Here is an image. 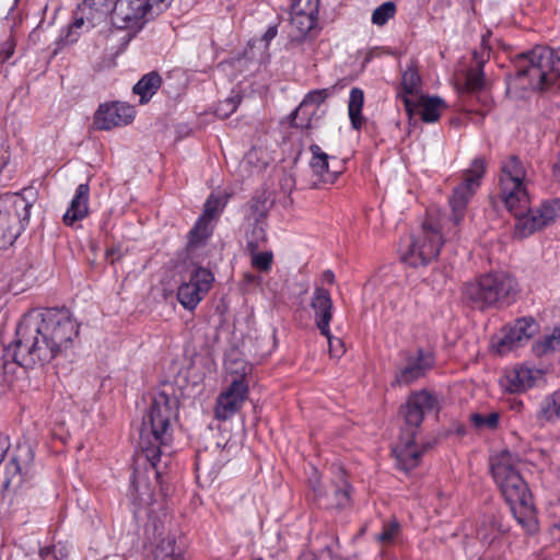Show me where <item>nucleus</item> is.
I'll list each match as a JSON object with an SVG mask.
<instances>
[{
  "label": "nucleus",
  "mask_w": 560,
  "mask_h": 560,
  "mask_svg": "<svg viewBox=\"0 0 560 560\" xmlns=\"http://www.w3.org/2000/svg\"><path fill=\"white\" fill-rule=\"evenodd\" d=\"M79 337V324L65 308L32 312L16 328V338L4 349L3 374H15L65 355Z\"/></svg>",
  "instance_id": "nucleus-1"
},
{
  "label": "nucleus",
  "mask_w": 560,
  "mask_h": 560,
  "mask_svg": "<svg viewBox=\"0 0 560 560\" xmlns=\"http://www.w3.org/2000/svg\"><path fill=\"white\" fill-rule=\"evenodd\" d=\"M176 419V401L164 394L154 397L140 432V448L155 470L161 475L160 465L166 467L173 453V422Z\"/></svg>",
  "instance_id": "nucleus-2"
},
{
  "label": "nucleus",
  "mask_w": 560,
  "mask_h": 560,
  "mask_svg": "<svg viewBox=\"0 0 560 560\" xmlns=\"http://www.w3.org/2000/svg\"><path fill=\"white\" fill-rule=\"evenodd\" d=\"M463 212H425L421 228L401 250V259L411 267L435 260L442 245L457 234Z\"/></svg>",
  "instance_id": "nucleus-3"
},
{
  "label": "nucleus",
  "mask_w": 560,
  "mask_h": 560,
  "mask_svg": "<svg viewBox=\"0 0 560 560\" xmlns=\"http://www.w3.org/2000/svg\"><path fill=\"white\" fill-rule=\"evenodd\" d=\"M491 471L517 524L527 534L536 533L538 521L533 498L527 483L514 466L512 454L505 451L492 458Z\"/></svg>",
  "instance_id": "nucleus-4"
},
{
  "label": "nucleus",
  "mask_w": 560,
  "mask_h": 560,
  "mask_svg": "<svg viewBox=\"0 0 560 560\" xmlns=\"http://www.w3.org/2000/svg\"><path fill=\"white\" fill-rule=\"evenodd\" d=\"M520 292L516 279L506 272L487 273L465 284L464 298L474 307L486 310L511 304Z\"/></svg>",
  "instance_id": "nucleus-5"
},
{
  "label": "nucleus",
  "mask_w": 560,
  "mask_h": 560,
  "mask_svg": "<svg viewBox=\"0 0 560 560\" xmlns=\"http://www.w3.org/2000/svg\"><path fill=\"white\" fill-rule=\"evenodd\" d=\"M560 58L546 46H536L518 58V79L528 78V86L533 90H546L560 77L558 65Z\"/></svg>",
  "instance_id": "nucleus-6"
},
{
  "label": "nucleus",
  "mask_w": 560,
  "mask_h": 560,
  "mask_svg": "<svg viewBox=\"0 0 560 560\" xmlns=\"http://www.w3.org/2000/svg\"><path fill=\"white\" fill-rule=\"evenodd\" d=\"M526 171L516 156L502 163L499 198L508 210H530V198L525 184Z\"/></svg>",
  "instance_id": "nucleus-7"
},
{
  "label": "nucleus",
  "mask_w": 560,
  "mask_h": 560,
  "mask_svg": "<svg viewBox=\"0 0 560 560\" xmlns=\"http://www.w3.org/2000/svg\"><path fill=\"white\" fill-rule=\"evenodd\" d=\"M214 276L203 267L195 268L188 280L180 283L177 290V299L182 306L192 311L210 291Z\"/></svg>",
  "instance_id": "nucleus-8"
},
{
  "label": "nucleus",
  "mask_w": 560,
  "mask_h": 560,
  "mask_svg": "<svg viewBox=\"0 0 560 560\" xmlns=\"http://www.w3.org/2000/svg\"><path fill=\"white\" fill-rule=\"evenodd\" d=\"M319 0H290V36L301 40L316 25Z\"/></svg>",
  "instance_id": "nucleus-9"
},
{
  "label": "nucleus",
  "mask_w": 560,
  "mask_h": 560,
  "mask_svg": "<svg viewBox=\"0 0 560 560\" xmlns=\"http://www.w3.org/2000/svg\"><path fill=\"white\" fill-rule=\"evenodd\" d=\"M434 365V357L430 351L417 350L407 355L397 369L393 385L407 386L427 375Z\"/></svg>",
  "instance_id": "nucleus-10"
},
{
  "label": "nucleus",
  "mask_w": 560,
  "mask_h": 560,
  "mask_svg": "<svg viewBox=\"0 0 560 560\" xmlns=\"http://www.w3.org/2000/svg\"><path fill=\"white\" fill-rule=\"evenodd\" d=\"M249 386L246 383L231 382L218 395L214 406V417L220 421L231 419L241 410L248 396Z\"/></svg>",
  "instance_id": "nucleus-11"
},
{
  "label": "nucleus",
  "mask_w": 560,
  "mask_h": 560,
  "mask_svg": "<svg viewBox=\"0 0 560 560\" xmlns=\"http://www.w3.org/2000/svg\"><path fill=\"white\" fill-rule=\"evenodd\" d=\"M135 115L136 112L129 104L122 102L105 103L100 105L95 112L93 126L98 130H110L129 125Z\"/></svg>",
  "instance_id": "nucleus-12"
},
{
  "label": "nucleus",
  "mask_w": 560,
  "mask_h": 560,
  "mask_svg": "<svg viewBox=\"0 0 560 560\" xmlns=\"http://www.w3.org/2000/svg\"><path fill=\"white\" fill-rule=\"evenodd\" d=\"M486 171L485 161L475 159L469 168L464 173L463 182L456 186L451 196L450 202L453 210H460L465 208L476 190L480 186L481 178Z\"/></svg>",
  "instance_id": "nucleus-13"
},
{
  "label": "nucleus",
  "mask_w": 560,
  "mask_h": 560,
  "mask_svg": "<svg viewBox=\"0 0 560 560\" xmlns=\"http://www.w3.org/2000/svg\"><path fill=\"white\" fill-rule=\"evenodd\" d=\"M537 331V324L530 317H523L511 326L505 327L502 332L503 336L493 343L495 351L503 355L511 350L523 346L527 342Z\"/></svg>",
  "instance_id": "nucleus-14"
},
{
  "label": "nucleus",
  "mask_w": 560,
  "mask_h": 560,
  "mask_svg": "<svg viewBox=\"0 0 560 560\" xmlns=\"http://www.w3.org/2000/svg\"><path fill=\"white\" fill-rule=\"evenodd\" d=\"M150 0H116L112 10V23L117 28L138 24L150 14Z\"/></svg>",
  "instance_id": "nucleus-15"
},
{
  "label": "nucleus",
  "mask_w": 560,
  "mask_h": 560,
  "mask_svg": "<svg viewBox=\"0 0 560 560\" xmlns=\"http://www.w3.org/2000/svg\"><path fill=\"white\" fill-rule=\"evenodd\" d=\"M555 220V212H514L513 236L525 238Z\"/></svg>",
  "instance_id": "nucleus-16"
},
{
  "label": "nucleus",
  "mask_w": 560,
  "mask_h": 560,
  "mask_svg": "<svg viewBox=\"0 0 560 560\" xmlns=\"http://www.w3.org/2000/svg\"><path fill=\"white\" fill-rule=\"evenodd\" d=\"M416 432L402 431L399 442L394 448L397 467L404 471H409L417 467L423 454V448H420L416 443Z\"/></svg>",
  "instance_id": "nucleus-17"
},
{
  "label": "nucleus",
  "mask_w": 560,
  "mask_h": 560,
  "mask_svg": "<svg viewBox=\"0 0 560 560\" xmlns=\"http://www.w3.org/2000/svg\"><path fill=\"white\" fill-rule=\"evenodd\" d=\"M32 447L24 443L19 445L18 454L5 466V478L3 488L5 490H18L23 482L22 470L33 460Z\"/></svg>",
  "instance_id": "nucleus-18"
},
{
  "label": "nucleus",
  "mask_w": 560,
  "mask_h": 560,
  "mask_svg": "<svg viewBox=\"0 0 560 560\" xmlns=\"http://www.w3.org/2000/svg\"><path fill=\"white\" fill-rule=\"evenodd\" d=\"M539 377V370L521 365L506 371L501 384L510 393H522L533 387Z\"/></svg>",
  "instance_id": "nucleus-19"
},
{
  "label": "nucleus",
  "mask_w": 560,
  "mask_h": 560,
  "mask_svg": "<svg viewBox=\"0 0 560 560\" xmlns=\"http://www.w3.org/2000/svg\"><path fill=\"white\" fill-rule=\"evenodd\" d=\"M312 307L315 312V322L320 330V332L327 337L330 348L332 347V341L330 338L329 331V323L331 319V300L329 293L322 289L317 288L314 292L312 299Z\"/></svg>",
  "instance_id": "nucleus-20"
},
{
  "label": "nucleus",
  "mask_w": 560,
  "mask_h": 560,
  "mask_svg": "<svg viewBox=\"0 0 560 560\" xmlns=\"http://www.w3.org/2000/svg\"><path fill=\"white\" fill-rule=\"evenodd\" d=\"M254 366L248 363L236 350H232L228 353L224 370L225 378L229 383H246L250 384L252 373Z\"/></svg>",
  "instance_id": "nucleus-21"
},
{
  "label": "nucleus",
  "mask_w": 560,
  "mask_h": 560,
  "mask_svg": "<svg viewBox=\"0 0 560 560\" xmlns=\"http://www.w3.org/2000/svg\"><path fill=\"white\" fill-rule=\"evenodd\" d=\"M421 94V78L417 68L411 63L402 72L401 75V92L398 93V97L401 98L406 110L412 113V106L415 105V98Z\"/></svg>",
  "instance_id": "nucleus-22"
},
{
  "label": "nucleus",
  "mask_w": 560,
  "mask_h": 560,
  "mask_svg": "<svg viewBox=\"0 0 560 560\" xmlns=\"http://www.w3.org/2000/svg\"><path fill=\"white\" fill-rule=\"evenodd\" d=\"M24 225L14 212H0V249L11 246L21 234Z\"/></svg>",
  "instance_id": "nucleus-23"
},
{
  "label": "nucleus",
  "mask_w": 560,
  "mask_h": 560,
  "mask_svg": "<svg viewBox=\"0 0 560 560\" xmlns=\"http://www.w3.org/2000/svg\"><path fill=\"white\" fill-rule=\"evenodd\" d=\"M310 152L312 154L310 168L317 177L313 182V186L317 187L320 184L332 183L335 175L328 171V155L316 144L310 147Z\"/></svg>",
  "instance_id": "nucleus-24"
},
{
  "label": "nucleus",
  "mask_w": 560,
  "mask_h": 560,
  "mask_svg": "<svg viewBox=\"0 0 560 560\" xmlns=\"http://www.w3.org/2000/svg\"><path fill=\"white\" fill-rule=\"evenodd\" d=\"M415 108H419V114L423 121L435 122L445 109V104L439 97L420 95L415 98L412 110Z\"/></svg>",
  "instance_id": "nucleus-25"
},
{
  "label": "nucleus",
  "mask_w": 560,
  "mask_h": 560,
  "mask_svg": "<svg viewBox=\"0 0 560 560\" xmlns=\"http://www.w3.org/2000/svg\"><path fill=\"white\" fill-rule=\"evenodd\" d=\"M108 12L106 0H83L79 5V13H84L89 26L92 27L103 22Z\"/></svg>",
  "instance_id": "nucleus-26"
},
{
  "label": "nucleus",
  "mask_w": 560,
  "mask_h": 560,
  "mask_svg": "<svg viewBox=\"0 0 560 560\" xmlns=\"http://www.w3.org/2000/svg\"><path fill=\"white\" fill-rule=\"evenodd\" d=\"M217 221V212H202L189 232V245H197L209 237Z\"/></svg>",
  "instance_id": "nucleus-27"
},
{
  "label": "nucleus",
  "mask_w": 560,
  "mask_h": 560,
  "mask_svg": "<svg viewBox=\"0 0 560 560\" xmlns=\"http://www.w3.org/2000/svg\"><path fill=\"white\" fill-rule=\"evenodd\" d=\"M537 418L546 423L560 421V389L547 395L540 401Z\"/></svg>",
  "instance_id": "nucleus-28"
},
{
  "label": "nucleus",
  "mask_w": 560,
  "mask_h": 560,
  "mask_svg": "<svg viewBox=\"0 0 560 560\" xmlns=\"http://www.w3.org/2000/svg\"><path fill=\"white\" fill-rule=\"evenodd\" d=\"M408 399L412 408H419L424 415L436 411L440 408L438 396L425 389L411 393Z\"/></svg>",
  "instance_id": "nucleus-29"
},
{
  "label": "nucleus",
  "mask_w": 560,
  "mask_h": 560,
  "mask_svg": "<svg viewBox=\"0 0 560 560\" xmlns=\"http://www.w3.org/2000/svg\"><path fill=\"white\" fill-rule=\"evenodd\" d=\"M501 413L497 410L474 412L469 416L471 425L478 431H495L499 428Z\"/></svg>",
  "instance_id": "nucleus-30"
},
{
  "label": "nucleus",
  "mask_w": 560,
  "mask_h": 560,
  "mask_svg": "<svg viewBox=\"0 0 560 560\" xmlns=\"http://www.w3.org/2000/svg\"><path fill=\"white\" fill-rule=\"evenodd\" d=\"M130 497L140 506L150 505L153 502L152 490L143 476L133 475Z\"/></svg>",
  "instance_id": "nucleus-31"
},
{
  "label": "nucleus",
  "mask_w": 560,
  "mask_h": 560,
  "mask_svg": "<svg viewBox=\"0 0 560 560\" xmlns=\"http://www.w3.org/2000/svg\"><path fill=\"white\" fill-rule=\"evenodd\" d=\"M161 85V78L155 72L145 74L135 86V94L140 96L142 104L147 103Z\"/></svg>",
  "instance_id": "nucleus-32"
},
{
  "label": "nucleus",
  "mask_w": 560,
  "mask_h": 560,
  "mask_svg": "<svg viewBox=\"0 0 560 560\" xmlns=\"http://www.w3.org/2000/svg\"><path fill=\"white\" fill-rule=\"evenodd\" d=\"M504 533L495 518L485 520L477 529V538L487 546H491Z\"/></svg>",
  "instance_id": "nucleus-33"
},
{
  "label": "nucleus",
  "mask_w": 560,
  "mask_h": 560,
  "mask_svg": "<svg viewBox=\"0 0 560 560\" xmlns=\"http://www.w3.org/2000/svg\"><path fill=\"white\" fill-rule=\"evenodd\" d=\"M11 205H13V208L21 210H30L33 207H43V205L38 202V192L33 187H27L21 192L12 194Z\"/></svg>",
  "instance_id": "nucleus-34"
},
{
  "label": "nucleus",
  "mask_w": 560,
  "mask_h": 560,
  "mask_svg": "<svg viewBox=\"0 0 560 560\" xmlns=\"http://www.w3.org/2000/svg\"><path fill=\"white\" fill-rule=\"evenodd\" d=\"M318 113L315 107L303 100L293 113V124L295 127L310 128L313 125V120L317 118Z\"/></svg>",
  "instance_id": "nucleus-35"
},
{
  "label": "nucleus",
  "mask_w": 560,
  "mask_h": 560,
  "mask_svg": "<svg viewBox=\"0 0 560 560\" xmlns=\"http://www.w3.org/2000/svg\"><path fill=\"white\" fill-rule=\"evenodd\" d=\"M155 560H184L182 550L176 546L174 537L168 536L161 540L156 548Z\"/></svg>",
  "instance_id": "nucleus-36"
},
{
  "label": "nucleus",
  "mask_w": 560,
  "mask_h": 560,
  "mask_svg": "<svg viewBox=\"0 0 560 560\" xmlns=\"http://www.w3.org/2000/svg\"><path fill=\"white\" fill-rule=\"evenodd\" d=\"M400 412L406 423L404 431L417 432V429L421 425L425 415L422 413L419 408H412L409 399H407L406 404L401 407Z\"/></svg>",
  "instance_id": "nucleus-37"
},
{
  "label": "nucleus",
  "mask_w": 560,
  "mask_h": 560,
  "mask_svg": "<svg viewBox=\"0 0 560 560\" xmlns=\"http://www.w3.org/2000/svg\"><path fill=\"white\" fill-rule=\"evenodd\" d=\"M534 350L538 355L560 350V326L555 327L551 334L547 335L544 340L537 341L534 345Z\"/></svg>",
  "instance_id": "nucleus-38"
},
{
  "label": "nucleus",
  "mask_w": 560,
  "mask_h": 560,
  "mask_svg": "<svg viewBox=\"0 0 560 560\" xmlns=\"http://www.w3.org/2000/svg\"><path fill=\"white\" fill-rule=\"evenodd\" d=\"M250 248L252 266L260 271H268L271 268L273 255L271 252H258L253 241L248 242Z\"/></svg>",
  "instance_id": "nucleus-39"
},
{
  "label": "nucleus",
  "mask_w": 560,
  "mask_h": 560,
  "mask_svg": "<svg viewBox=\"0 0 560 560\" xmlns=\"http://www.w3.org/2000/svg\"><path fill=\"white\" fill-rule=\"evenodd\" d=\"M396 13V5L392 1L384 2L377 7L372 14V22L375 25L382 26L386 24Z\"/></svg>",
  "instance_id": "nucleus-40"
},
{
  "label": "nucleus",
  "mask_w": 560,
  "mask_h": 560,
  "mask_svg": "<svg viewBox=\"0 0 560 560\" xmlns=\"http://www.w3.org/2000/svg\"><path fill=\"white\" fill-rule=\"evenodd\" d=\"M485 86V75L479 65L476 69H469L466 72L465 88L468 92L480 91Z\"/></svg>",
  "instance_id": "nucleus-41"
},
{
  "label": "nucleus",
  "mask_w": 560,
  "mask_h": 560,
  "mask_svg": "<svg viewBox=\"0 0 560 560\" xmlns=\"http://www.w3.org/2000/svg\"><path fill=\"white\" fill-rule=\"evenodd\" d=\"M364 95L360 89H352V128H360L363 122L361 107L363 106Z\"/></svg>",
  "instance_id": "nucleus-42"
},
{
  "label": "nucleus",
  "mask_w": 560,
  "mask_h": 560,
  "mask_svg": "<svg viewBox=\"0 0 560 560\" xmlns=\"http://www.w3.org/2000/svg\"><path fill=\"white\" fill-rule=\"evenodd\" d=\"M400 526L396 520L384 523L382 532L376 536V539L382 544H392L399 534Z\"/></svg>",
  "instance_id": "nucleus-43"
},
{
  "label": "nucleus",
  "mask_w": 560,
  "mask_h": 560,
  "mask_svg": "<svg viewBox=\"0 0 560 560\" xmlns=\"http://www.w3.org/2000/svg\"><path fill=\"white\" fill-rule=\"evenodd\" d=\"M268 162V154L262 150H258L257 148L249 150L244 158V163L259 170L265 167Z\"/></svg>",
  "instance_id": "nucleus-44"
},
{
  "label": "nucleus",
  "mask_w": 560,
  "mask_h": 560,
  "mask_svg": "<svg viewBox=\"0 0 560 560\" xmlns=\"http://www.w3.org/2000/svg\"><path fill=\"white\" fill-rule=\"evenodd\" d=\"M241 103V97L238 95L231 96L218 105L215 109V114L220 118H228L231 114H233L238 104Z\"/></svg>",
  "instance_id": "nucleus-45"
},
{
  "label": "nucleus",
  "mask_w": 560,
  "mask_h": 560,
  "mask_svg": "<svg viewBox=\"0 0 560 560\" xmlns=\"http://www.w3.org/2000/svg\"><path fill=\"white\" fill-rule=\"evenodd\" d=\"M89 199V186L85 184L79 185L77 192L71 200L69 210H86Z\"/></svg>",
  "instance_id": "nucleus-46"
},
{
  "label": "nucleus",
  "mask_w": 560,
  "mask_h": 560,
  "mask_svg": "<svg viewBox=\"0 0 560 560\" xmlns=\"http://www.w3.org/2000/svg\"><path fill=\"white\" fill-rule=\"evenodd\" d=\"M229 196L225 191L212 192L206 201L203 210H220L228 205Z\"/></svg>",
  "instance_id": "nucleus-47"
},
{
  "label": "nucleus",
  "mask_w": 560,
  "mask_h": 560,
  "mask_svg": "<svg viewBox=\"0 0 560 560\" xmlns=\"http://www.w3.org/2000/svg\"><path fill=\"white\" fill-rule=\"evenodd\" d=\"M278 207L276 200L271 197V192L262 191L259 196L254 198L253 208L255 210H267L270 208Z\"/></svg>",
  "instance_id": "nucleus-48"
},
{
  "label": "nucleus",
  "mask_w": 560,
  "mask_h": 560,
  "mask_svg": "<svg viewBox=\"0 0 560 560\" xmlns=\"http://www.w3.org/2000/svg\"><path fill=\"white\" fill-rule=\"evenodd\" d=\"M327 96L326 90H317L308 93L305 96V101L313 107L316 108L317 112H319L320 105L324 103L325 98Z\"/></svg>",
  "instance_id": "nucleus-49"
},
{
  "label": "nucleus",
  "mask_w": 560,
  "mask_h": 560,
  "mask_svg": "<svg viewBox=\"0 0 560 560\" xmlns=\"http://www.w3.org/2000/svg\"><path fill=\"white\" fill-rule=\"evenodd\" d=\"M89 212H65L62 221L66 225L74 226L77 222L82 221L88 217Z\"/></svg>",
  "instance_id": "nucleus-50"
},
{
  "label": "nucleus",
  "mask_w": 560,
  "mask_h": 560,
  "mask_svg": "<svg viewBox=\"0 0 560 560\" xmlns=\"http://www.w3.org/2000/svg\"><path fill=\"white\" fill-rule=\"evenodd\" d=\"M150 14H158L168 5V0H150Z\"/></svg>",
  "instance_id": "nucleus-51"
},
{
  "label": "nucleus",
  "mask_w": 560,
  "mask_h": 560,
  "mask_svg": "<svg viewBox=\"0 0 560 560\" xmlns=\"http://www.w3.org/2000/svg\"><path fill=\"white\" fill-rule=\"evenodd\" d=\"M12 202V194L5 192L0 195V210H8L10 208H13Z\"/></svg>",
  "instance_id": "nucleus-52"
},
{
  "label": "nucleus",
  "mask_w": 560,
  "mask_h": 560,
  "mask_svg": "<svg viewBox=\"0 0 560 560\" xmlns=\"http://www.w3.org/2000/svg\"><path fill=\"white\" fill-rule=\"evenodd\" d=\"M539 210H560V198H555L545 201Z\"/></svg>",
  "instance_id": "nucleus-53"
},
{
  "label": "nucleus",
  "mask_w": 560,
  "mask_h": 560,
  "mask_svg": "<svg viewBox=\"0 0 560 560\" xmlns=\"http://www.w3.org/2000/svg\"><path fill=\"white\" fill-rule=\"evenodd\" d=\"M85 23H88L86 16L84 15V13H79V11H78L77 18H75L73 24L70 26V32L82 27Z\"/></svg>",
  "instance_id": "nucleus-54"
},
{
  "label": "nucleus",
  "mask_w": 560,
  "mask_h": 560,
  "mask_svg": "<svg viewBox=\"0 0 560 560\" xmlns=\"http://www.w3.org/2000/svg\"><path fill=\"white\" fill-rule=\"evenodd\" d=\"M10 447L9 439L5 435L0 434V463L3 460L4 454Z\"/></svg>",
  "instance_id": "nucleus-55"
},
{
  "label": "nucleus",
  "mask_w": 560,
  "mask_h": 560,
  "mask_svg": "<svg viewBox=\"0 0 560 560\" xmlns=\"http://www.w3.org/2000/svg\"><path fill=\"white\" fill-rule=\"evenodd\" d=\"M276 35H277V27L276 26H270V27H268V30L264 34V40L266 43H269L272 38L276 37Z\"/></svg>",
  "instance_id": "nucleus-56"
},
{
  "label": "nucleus",
  "mask_w": 560,
  "mask_h": 560,
  "mask_svg": "<svg viewBox=\"0 0 560 560\" xmlns=\"http://www.w3.org/2000/svg\"><path fill=\"white\" fill-rule=\"evenodd\" d=\"M298 560H318V559L316 558V556L313 552L306 551V552H303Z\"/></svg>",
  "instance_id": "nucleus-57"
},
{
  "label": "nucleus",
  "mask_w": 560,
  "mask_h": 560,
  "mask_svg": "<svg viewBox=\"0 0 560 560\" xmlns=\"http://www.w3.org/2000/svg\"><path fill=\"white\" fill-rule=\"evenodd\" d=\"M114 254H115V249H114V248L108 249V250L106 252L107 258L113 257V256H114Z\"/></svg>",
  "instance_id": "nucleus-58"
},
{
  "label": "nucleus",
  "mask_w": 560,
  "mask_h": 560,
  "mask_svg": "<svg viewBox=\"0 0 560 560\" xmlns=\"http://www.w3.org/2000/svg\"><path fill=\"white\" fill-rule=\"evenodd\" d=\"M258 236L264 238V231L261 229L258 231Z\"/></svg>",
  "instance_id": "nucleus-59"
},
{
  "label": "nucleus",
  "mask_w": 560,
  "mask_h": 560,
  "mask_svg": "<svg viewBox=\"0 0 560 560\" xmlns=\"http://www.w3.org/2000/svg\"><path fill=\"white\" fill-rule=\"evenodd\" d=\"M326 277H327V279H329V280H330V279L332 278V273H331V272H327V273H326Z\"/></svg>",
  "instance_id": "nucleus-60"
},
{
  "label": "nucleus",
  "mask_w": 560,
  "mask_h": 560,
  "mask_svg": "<svg viewBox=\"0 0 560 560\" xmlns=\"http://www.w3.org/2000/svg\"><path fill=\"white\" fill-rule=\"evenodd\" d=\"M257 560H261V559H257Z\"/></svg>",
  "instance_id": "nucleus-61"
}]
</instances>
